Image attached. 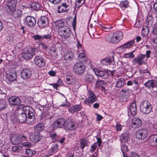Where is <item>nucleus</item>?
<instances>
[{"label":"nucleus","mask_w":157,"mask_h":157,"mask_svg":"<svg viewBox=\"0 0 157 157\" xmlns=\"http://www.w3.org/2000/svg\"><path fill=\"white\" fill-rule=\"evenodd\" d=\"M26 106H24L22 105L18 106L14 114L15 119L16 120H18L21 123H25L26 122L27 118V114L24 110V108Z\"/></svg>","instance_id":"obj_1"},{"label":"nucleus","mask_w":157,"mask_h":157,"mask_svg":"<svg viewBox=\"0 0 157 157\" xmlns=\"http://www.w3.org/2000/svg\"><path fill=\"white\" fill-rule=\"evenodd\" d=\"M123 37V33L121 31L114 33L112 35L107 34L105 37L106 41L112 43L119 42Z\"/></svg>","instance_id":"obj_2"},{"label":"nucleus","mask_w":157,"mask_h":157,"mask_svg":"<svg viewBox=\"0 0 157 157\" xmlns=\"http://www.w3.org/2000/svg\"><path fill=\"white\" fill-rule=\"evenodd\" d=\"M24 110L26 113H27L28 116L26 121V123L29 125L34 124L36 120L34 116L35 113L33 109L29 106L26 105Z\"/></svg>","instance_id":"obj_3"},{"label":"nucleus","mask_w":157,"mask_h":157,"mask_svg":"<svg viewBox=\"0 0 157 157\" xmlns=\"http://www.w3.org/2000/svg\"><path fill=\"white\" fill-rule=\"evenodd\" d=\"M17 3V0H11L8 2L5 8L9 14L12 15L13 12L15 11Z\"/></svg>","instance_id":"obj_4"},{"label":"nucleus","mask_w":157,"mask_h":157,"mask_svg":"<svg viewBox=\"0 0 157 157\" xmlns=\"http://www.w3.org/2000/svg\"><path fill=\"white\" fill-rule=\"evenodd\" d=\"M152 106L148 101H144L140 105V109L142 112L145 114L149 113L152 110Z\"/></svg>","instance_id":"obj_5"},{"label":"nucleus","mask_w":157,"mask_h":157,"mask_svg":"<svg viewBox=\"0 0 157 157\" xmlns=\"http://www.w3.org/2000/svg\"><path fill=\"white\" fill-rule=\"evenodd\" d=\"M58 32L60 36L63 37L65 39L69 37L71 34L70 28L66 26L59 28Z\"/></svg>","instance_id":"obj_6"},{"label":"nucleus","mask_w":157,"mask_h":157,"mask_svg":"<svg viewBox=\"0 0 157 157\" xmlns=\"http://www.w3.org/2000/svg\"><path fill=\"white\" fill-rule=\"evenodd\" d=\"M36 49L34 48H25L22 53V56L25 59H31L35 54Z\"/></svg>","instance_id":"obj_7"},{"label":"nucleus","mask_w":157,"mask_h":157,"mask_svg":"<svg viewBox=\"0 0 157 157\" xmlns=\"http://www.w3.org/2000/svg\"><path fill=\"white\" fill-rule=\"evenodd\" d=\"M87 96L88 98L84 101V103L87 105L90 106L97 100L96 96L91 90H88Z\"/></svg>","instance_id":"obj_8"},{"label":"nucleus","mask_w":157,"mask_h":157,"mask_svg":"<svg viewBox=\"0 0 157 157\" xmlns=\"http://www.w3.org/2000/svg\"><path fill=\"white\" fill-rule=\"evenodd\" d=\"M74 73L78 75L83 74L85 71V66L81 63H75L73 68Z\"/></svg>","instance_id":"obj_9"},{"label":"nucleus","mask_w":157,"mask_h":157,"mask_svg":"<svg viewBox=\"0 0 157 157\" xmlns=\"http://www.w3.org/2000/svg\"><path fill=\"white\" fill-rule=\"evenodd\" d=\"M148 132L146 129H140L138 130L136 134V137L140 140H144L147 137Z\"/></svg>","instance_id":"obj_10"},{"label":"nucleus","mask_w":157,"mask_h":157,"mask_svg":"<svg viewBox=\"0 0 157 157\" xmlns=\"http://www.w3.org/2000/svg\"><path fill=\"white\" fill-rule=\"evenodd\" d=\"M146 55L141 54L139 55L132 60V62L134 64H135L137 63L139 65H141L145 63L144 60V59Z\"/></svg>","instance_id":"obj_11"},{"label":"nucleus","mask_w":157,"mask_h":157,"mask_svg":"<svg viewBox=\"0 0 157 157\" xmlns=\"http://www.w3.org/2000/svg\"><path fill=\"white\" fill-rule=\"evenodd\" d=\"M37 24L41 28L46 27L49 24L48 18L45 16L41 17L38 20Z\"/></svg>","instance_id":"obj_12"},{"label":"nucleus","mask_w":157,"mask_h":157,"mask_svg":"<svg viewBox=\"0 0 157 157\" xmlns=\"http://www.w3.org/2000/svg\"><path fill=\"white\" fill-rule=\"evenodd\" d=\"M21 77L24 80L30 78L32 76L31 71L29 68H25L22 70L21 73Z\"/></svg>","instance_id":"obj_13"},{"label":"nucleus","mask_w":157,"mask_h":157,"mask_svg":"<svg viewBox=\"0 0 157 157\" xmlns=\"http://www.w3.org/2000/svg\"><path fill=\"white\" fill-rule=\"evenodd\" d=\"M65 122L66 121L64 118L59 119L53 123L52 127L54 129H55L57 128H61L63 126L64 127Z\"/></svg>","instance_id":"obj_14"},{"label":"nucleus","mask_w":157,"mask_h":157,"mask_svg":"<svg viewBox=\"0 0 157 157\" xmlns=\"http://www.w3.org/2000/svg\"><path fill=\"white\" fill-rule=\"evenodd\" d=\"M26 24L30 27H33L36 24V21L35 18L31 16H27L25 18Z\"/></svg>","instance_id":"obj_15"},{"label":"nucleus","mask_w":157,"mask_h":157,"mask_svg":"<svg viewBox=\"0 0 157 157\" xmlns=\"http://www.w3.org/2000/svg\"><path fill=\"white\" fill-rule=\"evenodd\" d=\"M9 101L11 105H17L21 102V99L17 96H11L9 99Z\"/></svg>","instance_id":"obj_16"},{"label":"nucleus","mask_w":157,"mask_h":157,"mask_svg":"<svg viewBox=\"0 0 157 157\" xmlns=\"http://www.w3.org/2000/svg\"><path fill=\"white\" fill-rule=\"evenodd\" d=\"M64 127L66 129L69 130H72L76 128V124L71 120L66 121Z\"/></svg>","instance_id":"obj_17"},{"label":"nucleus","mask_w":157,"mask_h":157,"mask_svg":"<svg viewBox=\"0 0 157 157\" xmlns=\"http://www.w3.org/2000/svg\"><path fill=\"white\" fill-rule=\"evenodd\" d=\"M34 61L36 64L39 67H42L44 66L45 61L44 59L39 56H36L34 59Z\"/></svg>","instance_id":"obj_18"},{"label":"nucleus","mask_w":157,"mask_h":157,"mask_svg":"<svg viewBox=\"0 0 157 157\" xmlns=\"http://www.w3.org/2000/svg\"><path fill=\"white\" fill-rule=\"evenodd\" d=\"M136 106L135 101L133 102L129 106L128 109V112L130 113L133 116L135 115L137 113Z\"/></svg>","instance_id":"obj_19"},{"label":"nucleus","mask_w":157,"mask_h":157,"mask_svg":"<svg viewBox=\"0 0 157 157\" xmlns=\"http://www.w3.org/2000/svg\"><path fill=\"white\" fill-rule=\"evenodd\" d=\"M42 138V135L39 133H33L30 136V139L31 140L35 143H37L39 142Z\"/></svg>","instance_id":"obj_20"},{"label":"nucleus","mask_w":157,"mask_h":157,"mask_svg":"<svg viewBox=\"0 0 157 157\" xmlns=\"http://www.w3.org/2000/svg\"><path fill=\"white\" fill-rule=\"evenodd\" d=\"M114 60L113 56H111L109 57H107L101 60L100 62L101 64L103 65H109L112 63Z\"/></svg>","instance_id":"obj_21"},{"label":"nucleus","mask_w":157,"mask_h":157,"mask_svg":"<svg viewBox=\"0 0 157 157\" xmlns=\"http://www.w3.org/2000/svg\"><path fill=\"white\" fill-rule=\"evenodd\" d=\"M57 9V12L59 13L67 11L69 10L68 5L66 3H63L58 7Z\"/></svg>","instance_id":"obj_22"},{"label":"nucleus","mask_w":157,"mask_h":157,"mask_svg":"<svg viewBox=\"0 0 157 157\" xmlns=\"http://www.w3.org/2000/svg\"><path fill=\"white\" fill-rule=\"evenodd\" d=\"M66 79L67 83L70 84H75L76 82L75 76L71 74H68L67 75Z\"/></svg>","instance_id":"obj_23"},{"label":"nucleus","mask_w":157,"mask_h":157,"mask_svg":"<svg viewBox=\"0 0 157 157\" xmlns=\"http://www.w3.org/2000/svg\"><path fill=\"white\" fill-rule=\"evenodd\" d=\"M11 140L14 144H18L21 142V136L18 135H12L11 137Z\"/></svg>","instance_id":"obj_24"},{"label":"nucleus","mask_w":157,"mask_h":157,"mask_svg":"<svg viewBox=\"0 0 157 157\" xmlns=\"http://www.w3.org/2000/svg\"><path fill=\"white\" fill-rule=\"evenodd\" d=\"M141 120L137 118L134 117L132 121V126L134 128H139L141 124Z\"/></svg>","instance_id":"obj_25"},{"label":"nucleus","mask_w":157,"mask_h":157,"mask_svg":"<svg viewBox=\"0 0 157 157\" xmlns=\"http://www.w3.org/2000/svg\"><path fill=\"white\" fill-rule=\"evenodd\" d=\"M157 83L154 80H149L144 84V85L148 88H154L157 86Z\"/></svg>","instance_id":"obj_26"},{"label":"nucleus","mask_w":157,"mask_h":157,"mask_svg":"<svg viewBox=\"0 0 157 157\" xmlns=\"http://www.w3.org/2000/svg\"><path fill=\"white\" fill-rule=\"evenodd\" d=\"M44 128V124L43 123H40L34 126V130L36 133H39L43 130Z\"/></svg>","instance_id":"obj_27"},{"label":"nucleus","mask_w":157,"mask_h":157,"mask_svg":"<svg viewBox=\"0 0 157 157\" xmlns=\"http://www.w3.org/2000/svg\"><path fill=\"white\" fill-rule=\"evenodd\" d=\"M65 59L71 60L73 59L74 57V53L72 51H70L66 53L64 56Z\"/></svg>","instance_id":"obj_28"},{"label":"nucleus","mask_w":157,"mask_h":157,"mask_svg":"<svg viewBox=\"0 0 157 157\" xmlns=\"http://www.w3.org/2000/svg\"><path fill=\"white\" fill-rule=\"evenodd\" d=\"M17 74L16 72H14L6 76V79L10 82H13L17 78Z\"/></svg>","instance_id":"obj_29"},{"label":"nucleus","mask_w":157,"mask_h":157,"mask_svg":"<svg viewBox=\"0 0 157 157\" xmlns=\"http://www.w3.org/2000/svg\"><path fill=\"white\" fill-rule=\"evenodd\" d=\"M80 148L83 150L85 146L88 145V141L85 138L81 139L80 140Z\"/></svg>","instance_id":"obj_30"},{"label":"nucleus","mask_w":157,"mask_h":157,"mask_svg":"<svg viewBox=\"0 0 157 157\" xmlns=\"http://www.w3.org/2000/svg\"><path fill=\"white\" fill-rule=\"evenodd\" d=\"M94 71L95 75L98 76L99 77H102L104 76L105 74V72L104 71L97 68L94 69Z\"/></svg>","instance_id":"obj_31"},{"label":"nucleus","mask_w":157,"mask_h":157,"mask_svg":"<svg viewBox=\"0 0 157 157\" xmlns=\"http://www.w3.org/2000/svg\"><path fill=\"white\" fill-rule=\"evenodd\" d=\"M119 6L122 10H124L125 8L129 7V2L128 0L120 2Z\"/></svg>","instance_id":"obj_32"},{"label":"nucleus","mask_w":157,"mask_h":157,"mask_svg":"<svg viewBox=\"0 0 157 157\" xmlns=\"http://www.w3.org/2000/svg\"><path fill=\"white\" fill-rule=\"evenodd\" d=\"M81 52L78 54V59L82 61L85 62L87 59L86 56L84 54V52L83 50Z\"/></svg>","instance_id":"obj_33"},{"label":"nucleus","mask_w":157,"mask_h":157,"mask_svg":"<svg viewBox=\"0 0 157 157\" xmlns=\"http://www.w3.org/2000/svg\"><path fill=\"white\" fill-rule=\"evenodd\" d=\"M124 83V79L123 78H119L116 82V85L117 87H121Z\"/></svg>","instance_id":"obj_34"},{"label":"nucleus","mask_w":157,"mask_h":157,"mask_svg":"<svg viewBox=\"0 0 157 157\" xmlns=\"http://www.w3.org/2000/svg\"><path fill=\"white\" fill-rule=\"evenodd\" d=\"M149 29L148 26H144L142 30V33L144 36H147L149 33Z\"/></svg>","instance_id":"obj_35"},{"label":"nucleus","mask_w":157,"mask_h":157,"mask_svg":"<svg viewBox=\"0 0 157 157\" xmlns=\"http://www.w3.org/2000/svg\"><path fill=\"white\" fill-rule=\"evenodd\" d=\"M145 23L148 25V26H151L153 24V20L151 17H147V19L145 21Z\"/></svg>","instance_id":"obj_36"},{"label":"nucleus","mask_w":157,"mask_h":157,"mask_svg":"<svg viewBox=\"0 0 157 157\" xmlns=\"http://www.w3.org/2000/svg\"><path fill=\"white\" fill-rule=\"evenodd\" d=\"M22 149V147L18 145L13 146L12 148V149L13 151L17 152H19L21 151Z\"/></svg>","instance_id":"obj_37"},{"label":"nucleus","mask_w":157,"mask_h":157,"mask_svg":"<svg viewBox=\"0 0 157 157\" xmlns=\"http://www.w3.org/2000/svg\"><path fill=\"white\" fill-rule=\"evenodd\" d=\"M25 153L26 155L29 156H33L36 153L35 151L32 150L28 148L26 149Z\"/></svg>","instance_id":"obj_38"},{"label":"nucleus","mask_w":157,"mask_h":157,"mask_svg":"<svg viewBox=\"0 0 157 157\" xmlns=\"http://www.w3.org/2000/svg\"><path fill=\"white\" fill-rule=\"evenodd\" d=\"M135 39L131 40L124 44L126 48H130L135 43Z\"/></svg>","instance_id":"obj_39"},{"label":"nucleus","mask_w":157,"mask_h":157,"mask_svg":"<svg viewBox=\"0 0 157 157\" xmlns=\"http://www.w3.org/2000/svg\"><path fill=\"white\" fill-rule=\"evenodd\" d=\"M40 5L37 2H32L31 5V7L33 9L37 10L40 8Z\"/></svg>","instance_id":"obj_40"},{"label":"nucleus","mask_w":157,"mask_h":157,"mask_svg":"<svg viewBox=\"0 0 157 157\" xmlns=\"http://www.w3.org/2000/svg\"><path fill=\"white\" fill-rule=\"evenodd\" d=\"M85 79L89 82H92L94 80L93 76L92 75L89 74H87L86 75Z\"/></svg>","instance_id":"obj_41"},{"label":"nucleus","mask_w":157,"mask_h":157,"mask_svg":"<svg viewBox=\"0 0 157 157\" xmlns=\"http://www.w3.org/2000/svg\"><path fill=\"white\" fill-rule=\"evenodd\" d=\"M7 107V104L4 100H0V110L4 109Z\"/></svg>","instance_id":"obj_42"},{"label":"nucleus","mask_w":157,"mask_h":157,"mask_svg":"<svg viewBox=\"0 0 157 157\" xmlns=\"http://www.w3.org/2000/svg\"><path fill=\"white\" fill-rule=\"evenodd\" d=\"M121 91L123 93V95H128L132 93L131 90L128 89L124 88Z\"/></svg>","instance_id":"obj_43"},{"label":"nucleus","mask_w":157,"mask_h":157,"mask_svg":"<svg viewBox=\"0 0 157 157\" xmlns=\"http://www.w3.org/2000/svg\"><path fill=\"white\" fill-rule=\"evenodd\" d=\"M76 46L77 48L78 49L77 51L78 53L80 52L83 50L82 45L78 39H77V44Z\"/></svg>","instance_id":"obj_44"},{"label":"nucleus","mask_w":157,"mask_h":157,"mask_svg":"<svg viewBox=\"0 0 157 157\" xmlns=\"http://www.w3.org/2000/svg\"><path fill=\"white\" fill-rule=\"evenodd\" d=\"M85 2V0H77L75 3L76 7L79 8L83 5Z\"/></svg>","instance_id":"obj_45"},{"label":"nucleus","mask_w":157,"mask_h":157,"mask_svg":"<svg viewBox=\"0 0 157 157\" xmlns=\"http://www.w3.org/2000/svg\"><path fill=\"white\" fill-rule=\"evenodd\" d=\"M49 136L52 140V142H55L56 141V139L57 136V135L54 132H51L49 133Z\"/></svg>","instance_id":"obj_46"},{"label":"nucleus","mask_w":157,"mask_h":157,"mask_svg":"<svg viewBox=\"0 0 157 157\" xmlns=\"http://www.w3.org/2000/svg\"><path fill=\"white\" fill-rule=\"evenodd\" d=\"M134 51H133L130 53L125 54H124V57L127 58H133L135 57L134 55L133 54Z\"/></svg>","instance_id":"obj_47"},{"label":"nucleus","mask_w":157,"mask_h":157,"mask_svg":"<svg viewBox=\"0 0 157 157\" xmlns=\"http://www.w3.org/2000/svg\"><path fill=\"white\" fill-rule=\"evenodd\" d=\"M64 23V21L63 20L57 21L56 22V25L59 28H60L61 27L65 26L63 25Z\"/></svg>","instance_id":"obj_48"},{"label":"nucleus","mask_w":157,"mask_h":157,"mask_svg":"<svg viewBox=\"0 0 157 157\" xmlns=\"http://www.w3.org/2000/svg\"><path fill=\"white\" fill-rule=\"evenodd\" d=\"M12 15H13V16L15 17L16 18L20 17L21 16V13L20 11H16L15 10V11L13 12V13Z\"/></svg>","instance_id":"obj_49"},{"label":"nucleus","mask_w":157,"mask_h":157,"mask_svg":"<svg viewBox=\"0 0 157 157\" xmlns=\"http://www.w3.org/2000/svg\"><path fill=\"white\" fill-rule=\"evenodd\" d=\"M96 33V29L95 28H94L93 29H91V30H89V34L90 35V37L92 38H94L95 37L94 34Z\"/></svg>","instance_id":"obj_50"},{"label":"nucleus","mask_w":157,"mask_h":157,"mask_svg":"<svg viewBox=\"0 0 157 157\" xmlns=\"http://www.w3.org/2000/svg\"><path fill=\"white\" fill-rule=\"evenodd\" d=\"M33 38L35 40H38V41L42 40V36H40V35H34L33 36Z\"/></svg>","instance_id":"obj_51"},{"label":"nucleus","mask_w":157,"mask_h":157,"mask_svg":"<svg viewBox=\"0 0 157 157\" xmlns=\"http://www.w3.org/2000/svg\"><path fill=\"white\" fill-rule=\"evenodd\" d=\"M97 147V143H95L94 144L91 146V149L90 151V152L93 153L96 149Z\"/></svg>","instance_id":"obj_52"},{"label":"nucleus","mask_w":157,"mask_h":157,"mask_svg":"<svg viewBox=\"0 0 157 157\" xmlns=\"http://www.w3.org/2000/svg\"><path fill=\"white\" fill-rule=\"evenodd\" d=\"M52 36L51 34H48L42 36V40L44 39H50L51 38Z\"/></svg>","instance_id":"obj_53"},{"label":"nucleus","mask_w":157,"mask_h":157,"mask_svg":"<svg viewBox=\"0 0 157 157\" xmlns=\"http://www.w3.org/2000/svg\"><path fill=\"white\" fill-rule=\"evenodd\" d=\"M126 49V48L125 47L124 44L119 46L117 48V49L120 52H122L123 51H125Z\"/></svg>","instance_id":"obj_54"},{"label":"nucleus","mask_w":157,"mask_h":157,"mask_svg":"<svg viewBox=\"0 0 157 157\" xmlns=\"http://www.w3.org/2000/svg\"><path fill=\"white\" fill-rule=\"evenodd\" d=\"M76 112L80 111L82 108L80 105H74Z\"/></svg>","instance_id":"obj_55"},{"label":"nucleus","mask_w":157,"mask_h":157,"mask_svg":"<svg viewBox=\"0 0 157 157\" xmlns=\"http://www.w3.org/2000/svg\"><path fill=\"white\" fill-rule=\"evenodd\" d=\"M66 101L64 104H62L60 105L59 106H65L66 107H69L70 106V104L68 101H67V100L66 99L65 100Z\"/></svg>","instance_id":"obj_56"},{"label":"nucleus","mask_w":157,"mask_h":157,"mask_svg":"<svg viewBox=\"0 0 157 157\" xmlns=\"http://www.w3.org/2000/svg\"><path fill=\"white\" fill-rule=\"evenodd\" d=\"M151 138L152 139L154 143L157 144V135H153L151 136Z\"/></svg>","instance_id":"obj_57"},{"label":"nucleus","mask_w":157,"mask_h":157,"mask_svg":"<svg viewBox=\"0 0 157 157\" xmlns=\"http://www.w3.org/2000/svg\"><path fill=\"white\" fill-rule=\"evenodd\" d=\"M103 29L105 31H109L110 30H111L112 28V26H102Z\"/></svg>","instance_id":"obj_58"},{"label":"nucleus","mask_w":157,"mask_h":157,"mask_svg":"<svg viewBox=\"0 0 157 157\" xmlns=\"http://www.w3.org/2000/svg\"><path fill=\"white\" fill-rule=\"evenodd\" d=\"M69 111L71 113H74L76 112L74 105H73L68 109Z\"/></svg>","instance_id":"obj_59"},{"label":"nucleus","mask_w":157,"mask_h":157,"mask_svg":"<svg viewBox=\"0 0 157 157\" xmlns=\"http://www.w3.org/2000/svg\"><path fill=\"white\" fill-rule=\"evenodd\" d=\"M62 0H48L50 2L54 4L59 3Z\"/></svg>","instance_id":"obj_60"},{"label":"nucleus","mask_w":157,"mask_h":157,"mask_svg":"<svg viewBox=\"0 0 157 157\" xmlns=\"http://www.w3.org/2000/svg\"><path fill=\"white\" fill-rule=\"evenodd\" d=\"M128 138L127 136H122L121 141L122 142L126 143L128 141Z\"/></svg>","instance_id":"obj_61"},{"label":"nucleus","mask_w":157,"mask_h":157,"mask_svg":"<svg viewBox=\"0 0 157 157\" xmlns=\"http://www.w3.org/2000/svg\"><path fill=\"white\" fill-rule=\"evenodd\" d=\"M116 128L117 131H120L122 129V126L121 125L117 124L116 125Z\"/></svg>","instance_id":"obj_62"},{"label":"nucleus","mask_w":157,"mask_h":157,"mask_svg":"<svg viewBox=\"0 0 157 157\" xmlns=\"http://www.w3.org/2000/svg\"><path fill=\"white\" fill-rule=\"evenodd\" d=\"M153 32L154 34L157 35V23L155 25V27L153 29Z\"/></svg>","instance_id":"obj_63"},{"label":"nucleus","mask_w":157,"mask_h":157,"mask_svg":"<svg viewBox=\"0 0 157 157\" xmlns=\"http://www.w3.org/2000/svg\"><path fill=\"white\" fill-rule=\"evenodd\" d=\"M130 157H140V156L135 152H133L131 153Z\"/></svg>","instance_id":"obj_64"}]
</instances>
